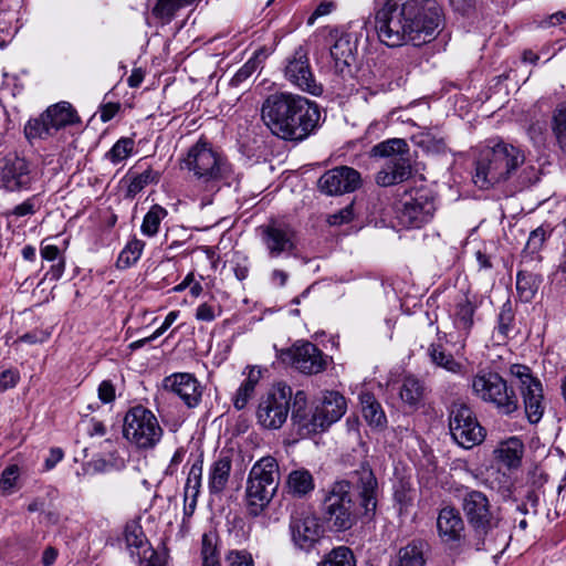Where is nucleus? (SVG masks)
Returning a JSON list of instances; mask_svg holds the SVG:
<instances>
[{
  "label": "nucleus",
  "mask_w": 566,
  "mask_h": 566,
  "mask_svg": "<svg viewBox=\"0 0 566 566\" xmlns=\"http://www.w3.org/2000/svg\"><path fill=\"white\" fill-rule=\"evenodd\" d=\"M135 142L130 137L119 138L105 154V158L114 165L126 160L134 151Z\"/></svg>",
  "instance_id": "ea45409f"
},
{
  "label": "nucleus",
  "mask_w": 566,
  "mask_h": 566,
  "mask_svg": "<svg viewBox=\"0 0 566 566\" xmlns=\"http://www.w3.org/2000/svg\"><path fill=\"white\" fill-rule=\"evenodd\" d=\"M352 485L357 490L365 515H373L377 506V480L368 468L355 472L352 481L336 482L325 497V510L321 522L326 530L342 532L354 524Z\"/></svg>",
  "instance_id": "7ed1b4c3"
},
{
  "label": "nucleus",
  "mask_w": 566,
  "mask_h": 566,
  "mask_svg": "<svg viewBox=\"0 0 566 566\" xmlns=\"http://www.w3.org/2000/svg\"><path fill=\"white\" fill-rule=\"evenodd\" d=\"M511 329V321H500L497 327L495 328L494 337H496L497 340H504L509 336Z\"/></svg>",
  "instance_id": "338daca9"
},
{
  "label": "nucleus",
  "mask_w": 566,
  "mask_h": 566,
  "mask_svg": "<svg viewBox=\"0 0 566 566\" xmlns=\"http://www.w3.org/2000/svg\"><path fill=\"white\" fill-rule=\"evenodd\" d=\"M354 218V209L353 202L347 205L345 208L340 209L338 212L329 214L327 218V222L331 226H340L344 223H348Z\"/></svg>",
  "instance_id": "5fc2aeb1"
},
{
  "label": "nucleus",
  "mask_w": 566,
  "mask_h": 566,
  "mask_svg": "<svg viewBox=\"0 0 566 566\" xmlns=\"http://www.w3.org/2000/svg\"><path fill=\"white\" fill-rule=\"evenodd\" d=\"M426 546L427 544L420 539L408 543L399 549L396 566H424Z\"/></svg>",
  "instance_id": "2f4dec72"
},
{
  "label": "nucleus",
  "mask_w": 566,
  "mask_h": 566,
  "mask_svg": "<svg viewBox=\"0 0 566 566\" xmlns=\"http://www.w3.org/2000/svg\"><path fill=\"white\" fill-rule=\"evenodd\" d=\"M98 398L104 403H109L115 400V387L109 380H103L97 389Z\"/></svg>",
  "instance_id": "bf43d9fd"
},
{
  "label": "nucleus",
  "mask_w": 566,
  "mask_h": 566,
  "mask_svg": "<svg viewBox=\"0 0 566 566\" xmlns=\"http://www.w3.org/2000/svg\"><path fill=\"white\" fill-rule=\"evenodd\" d=\"M261 60L259 54H254L250 57L233 75L231 82L234 85H239L247 81L254 72L260 69Z\"/></svg>",
  "instance_id": "a18cd8bd"
},
{
  "label": "nucleus",
  "mask_w": 566,
  "mask_h": 566,
  "mask_svg": "<svg viewBox=\"0 0 566 566\" xmlns=\"http://www.w3.org/2000/svg\"><path fill=\"white\" fill-rule=\"evenodd\" d=\"M125 542L128 547L144 548L147 545L142 528L137 525H128L125 528Z\"/></svg>",
  "instance_id": "49530a36"
},
{
  "label": "nucleus",
  "mask_w": 566,
  "mask_h": 566,
  "mask_svg": "<svg viewBox=\"0 0 566 566\" xmlns=\"http://www.w3.org/2000/svg\"><path fill=\"white\" fill-rule=\"evenodd\" d=\"M287 484L290 490L298 495H305L314 490V479L306 470H295L289 474Z\"/></svg>",
  "instance_id": "e433bc0d"
},
{
  "label": "nucleus",
  "mask_w": 566,
  "mask_h": 566,
  "mask_svg": "<svg viewBox=\"0 0 566 566\" xmlns=\"http://www.w3.org/2000/svg\"><path fill=\"white\" fill-rule=\"evenodd\" d=\"M233 262H234L233 272H234L235 277L239 281L245 280L249 275L248 259L244 255L237 254Z\"/></svg>",
  "instance_id": "052dcab7"
},
{
  "label": "nucleus",
  "mask_w": 566,
  "mask_h": 566,
  "mask_svg": "<svg viewBox=\"0 0 566 566\" xmlns=\"http://www.w3.org/2000/svg\"><path fill=\"white\" fill-rule=\"evenodd\" d=\"M38 175L24 157L9 153L0 156V188L9 192L30 190Z\"/></svg>",
  "instance_id": "4468645a"
},
{
  "label": "nucleus",
  "mask_w": 566,
  "mask_h": 566,
  "mask_svg": "<svg viewBox=\"0 0 566 566\" xmlns=\"http://www.w3.org/2000/svg\"><path fill=\"white\" fill-rule=\"evenodd\" d=\"M437 530L444 544L449 546L460 544L464 532V523L460 513L451 506L441 509L437 517Z\"/></svg>",
  "instance_id": "5701e85b"
},
{
  "label": "nucleus",
  "mask_w": 566,
  "mask_h": 566,
  "mask_svg": "<svg viewBox=\"0 0 566 566\" xmlns=\"http://www.w3.org/2000/svg\"><path fill=\"white\" fill-rule=\"evenodd\" d=\"M247 377L241 382L233 397V406L237 410H242L247 407L262 376L261 370L254 366L247 367Z\"/></svg>",
  "instance_id": "c756f323"
},
{
  "label": "nucleus",
  "mask_w": 566,
  "mask_h": 566,
  "mask_svg": "<svg viewBox=\"0 0 566 566\" xmlns=\"http://www.w3.org/2000/svg\"><path fill=\"white\" fill-rule=\"evenodd\" d=\"M144 558L146 559L145 566H165L166 562L164 556L159 555L150 548L144 549Z\"/></svg>",
  "instance_id": "69168bd1"
},
{
  "label": "nucleus",
  "mask_w": 566,
  "mask_h": 566,
  "mask_svg": "<svg viewBox=\"0 0 566 566\" xmlns=\"http://www.w3.org/2000/svg\"><path fill=\"white\" fill-rule=\"evenodd\" d=\"M395 501L399 506V513H407L416 497V490L408 482L400 481L395 486Z\"/></svg>",
  "instance_id": "37998d69"
},
{
  "label": "nucleus",
  "mask_w": 566,
  "mask_h": 566,
  "mask_svg": "<svg viewBox=\"0 0 566 566\" xmlns=\"http://www.w3.org/2000/svg\"><path fill=\"white\" fill-rule=\"evenodd\" d=\"M63 459V451L59 448L52 449L50 451L49 458L45 460V468L48 470L53 469L56 463H59Z\"/></svg>",
  "instance_id": "774afa93"
},
{
  "label": "nucleus",
  "mask_w": 566,
  "mask_h": 566,
  "mask_svg": "<svg viewBox=\"0 0 566 566\" xmlns=\"http://www.w3.org/2000/svg\"><path fill=\"white\" fill-rule=\"evenodd\" d=\"M50 335L51 331L49 329H35L33 332L23 334L19 340L27 344H36L46 340Z\"/></svg>",
  "instance_id": "680f3d73"
},
{
  "label": "nucleus",
  "mask_w": 566,
  "mask_h": 566,
  "mask_svg": "<svg viewBox=\"0 0 566 566\" xmlns=\"http://www.w3.org/2000/svg\"><path fill=\"white\" fill-rule=\"evenodd\" d=\"M280 484L277 461L271 457L259 459L251 468L245 488V502L250 514L258 516L270 504Z\"/></svg>",
  "instance_id": "0eeeda50"
},
{
  "label": "nucleus",
  "mask_w": 566,
  "mask_h": 566,
  "mask_svg": "<svg viewBox=\"0 0 566 566\" xmlns=\"http://www.w3.org/2000/svg\"><path fill=\"white\" fill-rule=\"evenodd\" d=\"M201 556L202 563L219 562L214 536L208 534L202 536Z\"/></svg>",
  "instance_id": "de8ad7c7"
},
{
  "label": "nucleus",
  "mask_w": 566,
  "mask_h": 566,
  "mask_svg": "<svg viewBox=\"0 0 566 566\" xmlns=\"http://www.w3.org/2000/svg\"><path fill=\"white\" fill-rule=\"evenodd\" d=\"M523 453L524 444L517 437H511L500 442L494 450L495 459L510 469L521 464Z\"/></svg>",
  "instance_id": "bb28decb"
},
{
  "label": "nucleus",
  "mask_w": 566,
  "mask_h": 566,
  "mask_svg": "<svg viewBox=\"0 0 566 566\" xmlns=\"http://www.w3.org/2000/svg\"><path fill=\"white\" fill-rule=\"evenodd\" d=\"M171 322L172 321H164L163 325L160 327H158L151 335L145 336V337L132 343L130 347L134 349L139 348L144 344H146L153 339H156L157 337H159L163 333H165L170 327Z\"/></svg>",
  "instance_id": "e2e57ef3"
},
{
  "label": "nucleus",
  "mask_w": 566,
  "mask_h": 566,
  "mask_svg": "<svg viewBox=\"0 0 566 566\" xmlns=\"http://www.w3.org/2000/svg\"><path fill=\"white\" fill-rule=\"evenodd\" d=\"M81 424L90 437H103L106 434L105 424L94 417L83 416Z\"/></svg>",
  "instance_id": "8fccbe9b"
},
{
  "label": "nucleus",
  "mask_w": 566,
  "mask_h": 566,
  "mask_svg": "<svg viewBox=\"0 0 566 566\" xmlns=\"http://www.w3.org/2000/svg\"><path fill=\"white\" fill-rule=\"evenodd\" d=\"M163 386L166 390L178 396L189 408L196 407L201 399V386L191 374H172L164 379Z\"/></svg>",
  "instance_id": "4be33fe9"
},
{
  "label": "nucleus",
  "mask_w": 566,
  "mask_h": 566,
  "mask_svg": "<svg viewBox=\"0 0 566 566\" xmlns=\"http://www.w3.org/2000/svg\"><path fill=\"white\" fill-rule=\"evenodd\" d=\"M19 478V468L15 464L7 467L0 475V491L9 492Z\"/></svg>",
  "instance_id": "3c124183"
},
{
  "label": "nucleus",
  "mask_w": 566,
  "mask_h": 566,
  "mask_svg": "<svg viewBox=\"0 0 566 566\" xmlns=\"http://www.w3.org/2000/svg\"><path fill=\"white\" fill-rule=\"evenodd\" d=\"M538 289L534 274L518 271L516 275V290L521 300L530 302Z\"/></svg>",
  "instance_id": "a19ab883"
},
{
  "label": "nucleus",
  "mask_w": 566,
  "mask_h": 566,
  "mask_svg": "<svg viewBox=\"0 0 566 566\" xmlns=\"http://www.w3.org/2000/svg\"><path fill=\"white\" fill-rule=\"evenodd\" d=\"M449 428L452 439L464 449H470L484 439L483 428L479 424L473 411L463 403L453 405Z\"/></svg>",
  "instance_id": "dca6fc26"
},
{
  "label": "nucleus",
  "mask_w": 566,
  "mask_h": 566,
  "mask_svg": "<svg viewBox=\"0 0 566 566\" xmlns=\"http://www.w3.org/2000/svg\"><path fill=\"white\" fill-rule=\"evenodd\" d=\"M552 130L560 149L566 150V104L558 105L554 111Z\"/></svg>",
  "instance_id": "79ce46f5"
},
{
  "label": "nucleus",
  "mask_w": 566,
  "mask_h": 566,
  "mask_svg": "<svg viewBox=\"0 0 566 566\" xmlns=\"http://www.w3.org/2000/svg\"><path fill=\"white\" fill-rule=\"evenodd\" d=\"M292 388L283 382L272 386L261 396L256 409V419L261 427L270 430L280 429L290 412Z\"/></svg>",
  "instance_id": "9b49d317"
},
{
  "label": "nucleus",
  "mask_w": 566,
  "mask_h": 566,
  "mask_svg": "<svg viewBox=\"0 0 566 566\" xmlns=\"http://www.w3.org/2000/svg\"><path fill=\"white\" fill-rule=\"evenodd\" d=\"M547 233L543 227H538L530 233L524 251L531 254L537 253L546 240Z\"/></svg>",
  "instance_id": "09e8293b"
},
{
  "label": "nucleus",
  "mask_w": 566,
  "mask_h": 566,
  "mask_svg": "<svg viewBox=\"0 0 566 566\" xmlns=\"http://www.w3.org/2000/svg\"><path fill=\"white\" fill-rule=\"evenodd\" d=\"M359 401L363 417L370 427L384 428L387 424L385 411L373 394L361 392Z\"/></svg>",
  "instance_id": "c85d7f7f"
},
{
  "label": "nucleus",
  "mask_w": 566,
  "mask_h": 566,
  "mask_svg": "<svg viewBox=\"0 0 566 566\" xmlns=\"http://www.w3.org/2000/svg\"><path fill=\"white\" fill-rule=\"evenodd\" d=\"M428 355L432 364L451 374L460 375L464 370V366L457 361L451 354L446 353L440 345L431 344L428 348Z\"/></svg>",
  "instance_id": "473e14b6"
},
{
  "label": "nucleus",
  "mask_w": 566,
  "mask_h": 566,
  "mask_svg": "<svg viewBox=\"0 0 566 566\" xmlns=\"http://www.w3.org/2000/svg\"><path fill=\"white\" fill-rule=\"evenodd\" d=\"M539 179L538 170L525 164L524 151L503 140L490 142L482 148L474 163L473 184L488 190L509 180L518 190H523Z\"/></svg>",
  "instance_id": "f03ea898"
},
{
  "label": "nucleus",
  "mask_w": 566,
  "mask_h": 566,
  "mask_svg": "<svg viewBox=\"0 0 566 566\" xmlns=\"http://www.w3.org/2000/svg\"><path fill=\"white\" fill-rule=\"evenodd\" d=\"M124 437L139 449H153L163 437L156 416L143 406L128 409L123 424Z\"/></svg>",
  "instance_id": "1a4fd4ad"
},
{
  "label": "nucleus",
  "mask_w": 566,
  "mask_h": 566,
  "mask_svg": "<svg viewBox=\"0 0 566 566\" xmlns=\"http://www.w3.org/2000/svg\"><path fill=\"white\" fill-rule=\"evenodd\" d=\"M315 408H308L307 395L303 390H298L294 396V410L292 412V420L298 428V433L302 437H310L317 432Z\"/></svg>",
  "instance_id": "b1692460"
},
{
  "label": "nucleus",
  "mask_w": 566,
  "mask_h": 566,
  "mask_svg": "<svg viewBox=\"0 0 566 566\" xmlns=\"http://www.w3.org/2000/svg\"><path fill=\"white\" fill-rule=\"evenodd\" d=\"M291 530L293 543L297 548L306 553L315 548L318 543V516L315 511L302 512L292 522Z\"/></svg>",
  "instance_id": "aec40b11"
},
{
  "label": "nucleus",
  "mask_w": 566,
  "mask_h": 566,
  "mask_svg": "<svg viewBox=\"0 0 566 566\" xmlns=\"http://www.w3.org/2000/svg\"><path fill=\"white\" fill-rule=\"evenodd\" d=\"M262 242L272 258H277L282 253H291L295 248V233L293 228L280 221H271L260 227Z\"/></svg>",
  "instance_id": "f3484780"
},
{
  "label": "nucleus",
  "mask_w": 566,
  "mask_h": 566,
  "mask_svg": "<svg viewBox=\"0 0 566 566\" xmlns=\"http://www.w3.org/2000/svg\"><path fill=\"white\" fill-rule=\"evenodd\" d=\"M279 358L302 374L311 375L318 371V354L314 344L297 340L293 346L282 349Z\"/></svg>",
  "instance_id": "a211bd4d"
},
{
  "label": "nucleus",
  "mask_w": 566,
  "mask_h": 566,
  "mask_svg": "<svg viewBox=\"0 0 566 566\" xmlns=\"http://www.w3.org/2000/svg\"><path fill=\"white\" fill-rule=\"evenodd\" d=\"M226 559L228 566H254L251 554L245 551H231Z\"/></svg>",
  "instance_id": "864d4df0"
},
{
  "label": "nucleus",
  "mask_w": 566,
  "mask_h": 566,
  "mask_svg": "<svg viewBox=\"0 0 566 566\" xmlns=\"http://www.w3.org/2000/svg\"><path fill=\"white\" fill-rule=\"evenodd\" d=\"M40 253L43 260L55 262L51 265L45 276L53 281L60 280L65 270V260L61 255L60 249L54 244H42Z\"/></svg>",
  "instance_id": "72a5a7b5"
},
{
  "label": "nucleus",
  "mask_w": 566,
  "mask_h": 566,
  "mask_svg": "<svg viewBox=\"0 0 566 566\" xmlns=\"http://www.w3.org/2000/svg\"><path fill=\"white\" fill-rule=\"evenodd\" d=\"M375 20L378 39L385 45L420 46L439 34L443 13L436 0H386Z\"/></svg>",
  "instance_id": "f257e3e1"
},
{
  "label": "nucleus",
  "mask_w": 566,
  "mask_h": 566,
  "mask_svg": "<svg viewBox=\"0 0 566 566\" xmlns=\"http://www.w3.org/2000/svg\"><path fill=\"white\" fill-rule=\"evenodd\" d=\"M411 175V166L407 156H394L386 159L376 176L377 185L389 187L402 182Z\"/></svg>",
  "instance_id": "393cba45"
},
{
  "label": "nucleus",
  "mask_w": 566,
  "mask_h": 566,
  "mask_svg": "<svg viewBox=\"0 0 566 566\" xmlns=\"http://www.w3.org/2000/svg\"><path fill=\"white\" fill-rule=\"evenodd\" d=\"M324 46L329 51L333 66L337 73L344 74L350 71L355 62L358 33L354 30H340L338 28L324 27L321 29Z\"/></svg>",
  "instance_id": "f8f14e48"
},
{
  "label": "nucleus",
  "mask_w": 566,
  "mask_h": 566,
  "mask_svg": "<svg viewBox=\"0 0 566 566\" xmlns=\"http://www.w3.org/2000/svg\"><path fill=\"white\" fill-rule=\"evenodd\" d=\"M457 307L458 318H472L475 313V306L468 298H463L461 302H459Z\"/></svg>",
  "instance_id": "0e129e2a"
},
{
  "label": "nucleus",
  "mask_w": 566,
  "mask_h": 566,
  "mask_svg": "<svg viewBox=\"0 0 566 566\" xmlns=\"http://www.w3.org/2000/svg\"><path fill=\"white\" fill-rule=\"evenodd\" d=\"M180 169L192 174L200 192L197 195L200 208L209 206L222 186L234 180L230 161L206 140H198L180 159Z\"/></svg>",
  "instance_id": "39448f33"
},
{
  "label": "nucleus",
  "mask_w": 566,
  "mask_h": 566,
  "mask_svg": "<svg viewBox=\"0 0 566 566\" xmlns=\"http://www.w3.org/2000/svg\"><path fill=\"white\" fill-rule=\"evenodd\" d=\"M510 373L516 379L527 419L532 423H537L542 419L545 408L541 381L532 375L531 369L525 365H512Z\"/></svg>",
  "instance_id": "2eb2a0df"
},
{
  "label": "nucleus",
  "mask_w": 566,
  "mask_h": 566,
  "mask_svg": "<svg viewBox=\"0 0 566 566\" xmlns=\"http://www.w3.org/2000/svg\"><path fill=\"white\" fill-rule=\"evenodd\" d=\"M145 243L142 240L133 239L130 240L124 249L120 251L117 258V268L118 269H127L135 264L144 250Z\"/></svg>",
  "instance_id": "58836bf2"
},
{
  "label": "nucleus",
  "mask_w": 566,
  "mask_h": 566,
  "mask_svg": "<svg viewBox=\"0 0 566 566\" xmlns=\"http://www.w3.org/2000/svg\"><path fill=\"white\" fill-rule=\"evenodd\" d=\"M232 468L231 458L221 453L218 459L213 461L209 469V490L211 493L222 492L229 481Z\"/></svg>",
  "instance_id": "cd10ccee"
},
{
  "label": "nucleus",
  "mask_w": 566,
  "mask_h": 566,
  "mask_svg": "<svg viewBox=\"0 0 566 566\" xmlns=\"http://www.w3.org/2000/svg\"><path fill=\"white\" fill-rule=\"evenodd\" d=\"M160 179V172L157 170H154L153 168L148 167L144 171L136 174L132 172L128 176V187H127V193L128 196H136L145 187L148 185L157 184Z\"/></svg>",
  "instance_id": "c9c22d12"
},
{
  "label": "nucleus",
  "mask_w": 566,
  "mask_h": 566,
  "mask_svg": "<svg viewBox=\"0 0 566 566\" xmlns=\"http://www.w3.org/2000/svg\"><path fill=\"white\" fill-rule=\"evenodd\" d=\"M40 208L39 200L35 196L25 199L20 205L15 206L11 212L15 217H27L34 214Z\"/></svg>",
  "instance_id": "603ef678"
},
{
  "label": "nucleus",
  "mask_w": 566,
  "mask_h": 566,
  "mask_svg": "<svg viewBox=\"0 0 566 566\" xmlns=\"http://www.w3.org/2000/svg\"><path fill=\"white\" fill-rule=\"evenodd\" d=\"M436 198L428 188H416L406 192L396 209V217L405 228H421L433 218Z\"/></svg>",
  "instance_id": "9d476101"
},
{
  "label": "nucleus",
  "mask_w": 566,
  "mask_h": 566,
  "mask_svg": "<svg viewBox=\"0 0 566 566\" xmlns=\"http://www.w3.org/2000/svg\"><path fill=\"white\" fill-rule=\"evenodd\" d=\"M202 468H203L202 459H197L191 464V468L189 470L186 484L195 485V486H201Z\"/></svg>",
  "instance_id": "13d9d810"
},
{
  "label": "nucleus",
  "mask_w": 566,
  "mask_h": 566,
  "mask_svg": "<svg viewBox=\"0 0 566 566\" xmlns=\"http://www.w3.org/2000/svg\"><path fill=\"white\" fill-rule=\"evenodd\" d=\"M188 287L192 296H199L202 292V286L199 282L195 281L193 273L187 274L184 281L174 287V291L181 292Z\"/></svg>",
  "instance_id": "6e6d98bb"
},
{
  "label": "nucleus",
  "mask_w": 566,
  "mask_h": 566,
  "mask_svg": "<svg viewBox=\"0 0 566 566\" xmlns=\"http://www.w3.org/2000/svg\"><path fill=\"white\" fill-rule=\"evenodd\" d=\"M346 410V398L338 391L326 390L321 397V430L337 422Z\"/></svg>",
  "instance_id": "a878e982"
},
{
  "label": "nucleus",
  "mask_w": 566,
  "mask_h": 566,
  "mask_svg": "<svg viewBox=\"0 0 566 566\" xmlns=\"http://www.w3.org/2000/svg\"><path fill=\"white\" fill-rule=\"evenodd\" d=\"M168 212L159 205L150 207L145 214L140 231L144 235L154 237L158 233L161 221L167 217Z\"/></svg>",
  "instance_id": "4c0bfd02"
},
{
  "label": "nucleus",
  "mask_w": 566,
  "mask_h": 566,
  "mask_svg": "<svg viewBox=\"0 0 566 566\" xmlns=\"http://www.w3.org/2000/svg\"><path fill=\"white\" fill-rule=\"evenodd\" d=\"M462 510L472 531V546L476 551L493 552L503 534L499 531L500 518L488 496L481 491H468L462 499Z\"/></svg>",
  "instance_id": "423d86ee"
},
{
  "label": "nucleus",
  "mask_w": 566,
  "mask_h": 566,
  "mask_svg": "<svg viewBox=\"0 0 566 566\" xmlns=\"http://www.w3.org/2000/svg\"><path fill=\"white\" fill-rule=\"evenodd\" d=\"M408 144L401 138H391L375 145L370 150L371 157L391 159L394 156H407Z\"/></svg>",
  "instance_id": "f704fd0d"
},
{
  "label": "nucleus",
  "mask_w": 566,
  "mask_h": 566,
  "mask_svg": "<svg viewBox=\"0 0 566 566\" xmlns=\"http://www.w3.org/2000/svg\"><path fill=\"white\" fill-rule=\"evenodd\" d=\"M80 120L76 111L67 102L54 104L39 117L30 119L24 134L28 139H45L53 136L60 129L73 125Z\"/></svg>",
  "instance_id": "ddd939ff"
},
{
  "label": "nucleus",
  "mask_w": 566,
  "mask_h": 566,
  "mask_svg": "<svg viewBox=\"0 0 566 566\" xmlns=\"http://www.w3.org/2000/svg\"><path fill=\"white\" fill-rule=\"evenodd\" d=\"M20 380V374L15 369H7L0 374V390L13 388Z\"/></svg>",
  "instance_id": "4d7b16f0"
},
{
  "label": "nucleus",
  "mask_w": 566,
  "mask_h": 566,
  "mask_svg": "<svg viewBox=\"0 0 566 566\" xmlns=\"http://www.w3.org/2000/svg\"><path fill=\"white\" fill-rule=\"evenodd\" d=\"M318 114L314 102L292 93L269 95L261 107V118L271 133L285 140H303L315 128Z\"/></svg>",
  "instance_id": "20e7f679"
},
{
  "label": "nucleus",
  "mask_w": 566,
  "mask_h": 566,
  "mask_svg": "<svg viewBox=\"0 0 566 566\" xmlns=\"http://www.w3.org/2000/svg\"><path fill=\"white\" fill-rule=\"evenodd\" d=\"M471 388L478 399L493 405L501 413L510 415L518 408L514 390L496 373L479 371L472 378Z\"/></svg>",
  "instance_id": "6e6552de"
},
{
  "label": "nucleus",
  "mask_w": 566,
  "mask_h": 566,
  "mask_svg": "<svg viewBox=\"0 0 566 566\" xmlns=\"http://www.w3.org/2000/svg\"><path fill=\"white\" fill-rule=\"evenodd\" d=\"M424 385L415 376H406L399 390V397L405 406L410 409H417L424 397Z\"/></svg>",
  "instance_id": "7c9ffc66"
},
{
  "label": "nucleus",
  "mask_w": 566,
  "mask_h": 566,
  "mask_svg": "<svg viewBox=\"0 0 566 566\" xmlns=\"http://www.w3.org/2000/svg\"><path fill=\"white\" fill-rule=\"evenodd\" d=\"M321 180L323 189L328 195H343L353 192L361 185L360 174L354 168L339 166L325 172Z\"/></svg>",
  "instance_id": "412c9836"
},
{
  "label": "nucleus",
  "mask_w": 566,
  "mask_h": 566,
  "mask_svg": "<svg viewBox=\"0 0 566 566\" xmlns=\"http://www.w3.org/2000/svg\"><path fill=\"white\" fill-rule=\"evenodd\" d=\"M321 566H355V559L348 547L334 548L324 559Z\"/></svg>",
  "instance_id": "c03bdc74"
},
{
  "label": "nucleus",
  "mask_w": 566,
  "mask_h": 566,
  "mask_svg": "<svg viewBox=\"0 0 566 566\" xmlns=\"http://www.w3.org/2000/svg\"><path fill=\"white\" fill-rule=\"evenodd\" d=\"M285 77L300 90L317 95L315 76L310 67L307 52L300 46L287 60L284 70Z\"/></svg>",
  "instance_id": "6ab92c4d"
}]
</instances>
